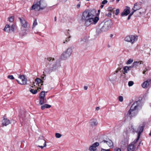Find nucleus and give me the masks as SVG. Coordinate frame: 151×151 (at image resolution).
<instances>
[{
	"mask_svg": "<svg viewBox=\"0 0 151 151\" xmlns=\"http://www.w3.org/2000/svg\"><path fill=\"white\" fill-rule=\"evenodd\" d=\"M82 21L85 22V25L88 26L91 24H95L99 18L96 16L95 10H87L84 12L82 17Z\"/></svg>",
	"mask_w": 151,
	"mask_h": 151,
	"instance_id": "f257e3e1",
	"label": "nucleus"
},
{
	"mask_svg": "<svg viewBox=\"0 0 151 151\" xmlns=\"http://www.w3.org/2000/svg\"><path fill=\"white\" fill-rule=\"evenodd\" d=\"M47 5V4L44 0H40L36 3L34 2L30 8V10L39 11L45 8Z\"/></svg>",
	"mask_w": 151,
	"mask_h": 151,
	"instance_id": "f03ea898",
	"label": "nucleus"
},
{
	"mask_svg": "<svg viewBox=\"0 0 151 151\" xmlns=\"http://www.w3.org/2000/svg\"><path fill=\"white\" fill-rule=\"evenodd\" d=\"M138 106V101L134 102L128 111L127 116L131 118L136 116L138 113V111L137 109Z\"/></svg>",
	"mask_w": 151,
	"mask_h": 151,
	"instance_id": "7ed1b4c3",
	"label": "nucleus"
},
{
	"mask_svg": "<svg viewBox=\"0 0 151 151\" xmlns=\"http://www.w3.org/2000/svg\"><path fill=\"white\" fill-rule=\"evenodd\" d=\"M19 19L20 20L21 26L20 33L24 35L26 34L28 32L27 29V23L23 18H19Z\"/></svg>",
	"mask_w": 151,
	"mask_h": 151,
	"instance_id": "20e7f679",
	"label": "nucleus"
},
{
	"mask_svg": "<svg viewBox=\"0 0 151 151\" xmlns=\"http://www.w3.org/2000/svg\"><path fill=\"white\" fill-rule=\"evenodd\" d=\"M60 66V64L59 61H54L52 64L49 66V68L47 69L45 72L47 73H50L52 71L55 70L57 68Z\"/></svg>",
	"mask_w": 151,
	"mask_h": 151,
	"instance_id": "39448f33",
	"label": "nucleus"
},
{
	"mask_svg": "<svg viewBox=\"0 0 151 151\" xmlns=\"http://www.w3.org/2000/svg\"><path fill=\"white\" fill-rule=\"evenodd\" d=\"M73 51L71 47H69L65 51H64L61 55V58L66 60L68 58L71 56Z\"/></svg>",
	"mask_w": 151,
	"mask_h": 151,
	"instance_id": "423d86ee",
	"label": "nucleus"
},
{
	"mask_svg": "<svg viewBox=\"0 0 151 151\" xmlns=\"http://www.w3.org/2000/svg\"><path fill=\"white\" fill-rule=\"evenodd\" d=\"M137 39V36L134 35H130L124 38L125 41L131 42L132 44Z\"/></svg>",
	"mask_w": 151,
	"mask_h": 151,
	"instance_id": "0eeeda50",
	"label": "nucleus"
},
{
	"mask_svg": "<svg viewBox=\"0 0 151 151\" xmlns=\"http://www.w3.org/2000/svg\"><path fill=\"white\" fill-rule=\"evenodd\" d=\"M15 29V26L14 24H12L11 26L7 24L6 25L3 29L4 31L7 33H10L11 32H14Z\"/></svg>",
	"mask_w": 151,
	"mask_h": 151,
	"instance_id": "6e6552de",
	"label": "nucleus"
},
{
	"mask_svg": "<svg viewBox=\"0 0 151 151\" xmlns=\"http://www.w3.org/2000/svg\"><path fill=\"white\" fill-rule=\"evenodd\" d=\"M19 78L21 80L22 82H20L19 81L17 80V81L18 83L22 85H25L27 84V79L25 78L24 75L20 76L19 77Z\"/></svg>",
	"mask_w": 151,
	"mask_h": 151,
	"instance_id": "1a4fd4ad",
	"label": "nucleus"
},
{
	"mask_svg": "<svg viewBox=\"0 0 151 151\" xmlns=\"http://www.w3.org/2000/svg\"><path fill=\"white\" fill-rule=\"evenodd\" d=\"M104 24L108 29L111 28L113 25L112 21L110 19L105 20L104 21Z\"/></svg>",
	"mask_w": 151,
	"mask_h": 151,
	"instance_id": "9d476101",
	"label": "nucleus"
},
{
	"mask_svg": "<svg viewBox=\"0 0 151 151\" xmlns=\"http://www.w3.org/2000/svg\"><path fill=\"white\" fill-rule=\"evenodd\" d=\"M101 142H103L104 143H106L108 146L110 148H113L114 147V144L112 141L109 139L108 140H103Z\"/></svg>",
	"mask_w": 151,
	"mask_h": 151,
	"instance_id": "9b49d317",
	"label": "nucleus"
},
{
	"mask_svg": "<svg viewBox=\"0 0 151 151\" xmlns=\"http://www.w3.org/2000/svg\"><path fill=\"white\" fill-rule=\"evenodd\" d=\"M145 126V125H143L142 126H139L137 128V130H136V132H135L136 133L138 132L137 135L140 136L141 134L143 132L144 130Z\"/></svg>",
	"mask_w": 151,
	"mask_h": 151,
	"instance_id": "f8f14e48",
	"label": "nucleus"
},
{
	"mask_svg": "<svg viewBox=\"0 0 151 151\" xmlns=\"http://www.w3.org/2000/svg\"><path fill=\"white\" fill-rule=\"evenodd\" d=\"M117 79V76L116 73H114L113 74L110 76L109 77V80L111 81H115Z\"/></svg>",
	"mask_w": 151,
	"mask_h": 151,
	"instance_id": "ddd939ff",
	"label": "nucleus"
},
{
	"mask_svg": "<svg viewBox=\"0 0 151 151\" xmlns=\"http://www.w3.org/2000/svg\"><path fill=\"white\" fill-rule=\"evenodd\" d=\"M141 8V5L138 3H136L134 4V6L132 8L133 10L136 11L140 9Z\"/></svg>",
	"mask_w": 151,
	"mask_h": 151,
	"instance_id": "4468645a",
	"label": "nucleus"
},
{
	"mask_svg": "<svg viewBox=\"0 0 151 151\" xmlns=\"http://www.w3.org/2000/svg\"><path fill=\"white\" fill-rule=\"evenodd\" d=\"M151 84V81L150 80L144 82L142 84V87L143 88L147 87L149 86Z\"/></svg>",
	"mask_w": 151,
	"mask_h": 151,
	"instance_id": "2eb2a0df",
	"label": "nucleus"
},
{
	"mask_svg": "<svg viewBox=\"0 0 151 151\" xmlns=\"http://www.w3.org/2000/svg\"><path fill=\"white\" fill-rule=\"evenodd\" d=\"M130 12L129 9H124L123 12L121 13V16H126L130 13Z\"/></svg>",
	"mask_w": 151,
	"mask_h": 151,
	"instance_id": "dca6fc26",
	"label": "nucleus"
},
{
	"mask_svg": "<svg viewBox=\"0 0 151 151\" xmlns=\"http://www.w3.org/2000/svg\"><path fill=\"white\" fill-rule=\"evenodd\" d=\"M123 67V65L122 63H120L118 65V66L114 73H116H116H117L119 71H120L121 70Z\"/></svg>",
	"mask_w": 151,
	"mask_h": 151,
	"instance_id": "f3484780",
	"label": "nucleus"
},
{
	"mask_svg": "<svg viewBox=\"0 0 151 151\" xmlns=\"http://www.w3.org/2000/svg\"><path fill=\"white\" fill-rule=\"evenodd\" d=\"M99 27L101 28L102 31H103L104 32L108 30V29L106 27L104 23L101 24L99 26Z\"/></svg>",
	"mask_w": 151,
	"mask_h": 151,
	"instance_id": "a211bd4d",
	"label": "nucleus"
},
{
	"mask_svg": "<svg viewBox=\"0 0 151 151\" xmlns=\"http://www.w3.org/2000/svg\"><path fill=\"white\" fill-rule=\"evenodd\" d=\"M135 146L134 145L132 144H129L127 147L128 151H134L135 149Z\"/></svg>",
	"mask_w": 151,
	"mask_h": 151,
	"instance_id": "6ab92c4d",
	"label": "nucleus"
},
{
	"mask_svg": "<svg viewBox=\"0 0 151 151\" xmlns=\"http://www.w3.org/2000/svg\"><path fill=\"white\" fill-rule=\"evenodd\" d=\"M47 60L48 61V65L50 66L53 63H54L55 59L52 57H48L47 58Z\"/></svg>",
	"mask_w": 151,
	"mask_h": 151,
	"instance_id": "aec40b11",
	"label": "nucleus"
},
{
	"mask_svg": "<svg viewBox=\"0 0 151 151\" xmlns=\"http://www.w3.org/2000/svg\"><path fill=\"white\" fill-rule=\"evenodd\" d=\"M35 81L37 82V84H38V86H40L43 85V83L44 82L41 79L39 78H37L35 80Z\"/></svg>",
	"mask_w": 151,
	"mask_h": 151,
	"instance_id": "412c9836",
	"label": "nucleus"
},
{
	"mask_svg": "<svg viewBox=\"0 0 151 151\" xmlns=\"http://www.w3.org/2000/svg\"><path fill=\"white\" fill-rule=\"evenodd\" d=\"M69 30H68L67 33L66 35L67 36H68V37H67L66 39V40L65 41H64L63 42V43L65 44V42H68L70 40V38H71V36H70V34L69 33Z\"/></svg>",
	"mask_w": 151,
	"mask_h": 151,
	"instance_id": "4be33fe9",
	"label": "nucleus"
},
{
	"mask_svg": "<svg viewBox=\"0 0 151 151\" xmlns=\"http://www.w3.org/2000/svg\"><path fill=\"white\" fill-rule=\"evenodd\" d=\"M142 62L141 61L139 62H134L132 64V67L133 68L134 67H136L139 66L141 64Z\"/></svg>",
	"mask_w": 151,
	"mask_h": 151,
	"instance_id": "5701e85b",
	"label": "nucleus"
},
{
	"mask_svg": "<svg viewBox=\"0 0 151 151\" xmlns=\"http://www.w3.org/2000/svg\"><path fill=\"white\" fill-rule=\"evenodd\" d=\"M132 66H125L123 68L124 72L123 74L124 75H125L126 73H127L128 72L129 70V68H131Z\"/></svg>",
	"mask_w": 151,
	"mask_h": 151,
	"instance_id": "b1692460",
	"label": "nucleus"
},
{
	"mask_svg": "<svg viewBox=\"0 0 151 151\" xmlns=\"http://www.w3.org/2000/svg\"><path fill=\"white\" fill-rule=\"evenodd\" d=\"M51 107V106L50 105H49L48 104H44L43 105H42L41 107V109L42 110H44L45 108L48 109L49 108Z\"/></svg>",
	"mask_w": 151,
	"mask_h": 151,
	"instance_id": "393cba45",
	"label": "nucleus"
},
{
	"mask_svg": "<svg viewBox=\"0 0 151 151\" xmlns=\"http://www.w3.org/2000/svg\"><path fill=\"white\" fill-rule=\"evenodd\" d=\"M38 141L39 142H41L43 143L45 142H46L45 140V138H44V137L42 136H40L39 137Z\"/></svg>",
	"mask_w": 151,
	"mask_h": 151,
	"instance_id": "a878e982",
	"label": "nucleus"
},
{
	"mask_svg": "<svg viewBox=\"0 0 151 151\" xmlns=\"http://www.w3.org/2000/svg\"><path fill=\"white\" fill-rule=\"evenodd\" d=\"M39 104L40 105L43 104L45 103H46V102L45 101L46 100L45 99V98H39Z\"/></svg>",
	"mask_w": 151,
	"mask_h": 151,
	"instance_id": "bb28decb",
	"label": "nucleus"
},
{
	"mask_svg": "<svg viewBox=\"0 0 151 151\" xmlns=\"http://www.w3.org/2000/svg\"><path fill=\"white\" fill-rule=\"evenodd\" d=\"M47 92L42 91L40 94L39 98H45V93H47Z\"/></svg>",
	"mask_w": 151,
	"mask_h": 151,
	"instance_id": "cd10ccee",
	"label": "nucleus"
},
{
	"mask_svg": "<svg viewBox=\"0 0 151 151\" xmlns=\"http://www.w3.org/2000/svg\"><path fill=\"white\" fill-rule=\"evenodd\" d=\"M127 144V142L126 139H123L121 142V146L122 147H124Z\"/></svg>",
	"mask_w": 151,
	"mask_h": 151,
	"instance_id": "c85d7f7f",
	"label": "nucleus"
},
{
	"mask_svg": "<svg viewBox=\"0 0 151 151\" xmlns=\"http://www.w3.org/2000/svg\"><path fill=\"white\" fill-rule=\"evenodd\" d=\"M104 32L103 31H102L101 30V28L99 27V28H98L96 31V34L97 35H99L101 34L102 32Z\"/></svg>",
	"mask_w": 151,
	"mask_h": 151,
	"instance_id": "c756f323",
	"label": "nucleus"
},
{
	"mask_svg": "<svg viewBox=\"0 0 151 151\" xmlns=\"http://www.w3.org/2000/svg\"><path fill=\"white\" fill-rule=\"evenodd\" d=\"M140 136L137 135V138L134 140V141L132 142V144L134 145V146H135V144H136V143L138 141Z\"/></svg>",
	"mask_w": 151,
	"mask_h": 151,
	"instance_id": "7c9ffc66",
	"label": "nucleus"
},
{
	"mask_svg": "<svg viewBox=\"0 0 151 151\" xmlns=\"http://www.w3.org/2000/svg\"><path fill=\"white\" fill-rule=\"evenodd\" d=\"M11 122L9 119H8L6 116L4 117V119L2 122L3 123H8Z\"/></svg>",
	"mask_w": 151,
	"mask_h": 151,
	"instance_id": "2f4dec72",
	"label": "nucleus"
},
{
	"mask_svg": "<svg viewBox=\"0 0 151 151\" xmlns=\"http://www.w3.org/2000/svg\"><path fill=\"white\" fill-rule=\"evenodd\" d=\"M95 146H93V145H91L89 148V150L91 151H95L96 149Z\"/></svg>",
	"mask_w": 151,
	"mask_h": 151,
	"instance_id": "473e14b6",
	"label": "nucleus"
},
{
	"mask_svg": "<svg viewBox=\"0 0 151 151\" xmlns=\"http://www.w3.org/2000/svg\"><path fill=\"white\" fill-rule=\"evenodd\" d=\"M30 92L33 94H36L37 92V90H34L32 88L30 89Z\"/></svg>",
	"mask_w": 151,
	"mask_h": 151,
	"instance_id": "72a5a7b5",
	"label": "nucleus"
},
{
	"mask_svg": "<svg viewBox=\"0 0 151 151\" xmlns=\"http://www.w3.org/2000/svg\"><path fill=\"white\" fill-rule=\"evenodd\" d=\"M133 61V60L132 59H129L127 62L126 64L129 65L131 64Z\"/></svg>",
	"mask_w": 151,
	"mask_h": 151,
	"instance_id": "f704fd0d",
	"label": "nucleus"
},
{
	"mask_svg": "<svg viewBox=\"0 0 151 151\" xmlns=\"http://www.w3.org/2000/svg\"><path fill=\"white\" fill-rule=\"evenodd\" d=\"M129 129L132 131L133 133H135L136 132V130L134 129L133 126H131L129 127Z\"/></svg>",
	"mask_w": 151,
	"mask_h": 151,
	"instance_id": "c9c22d12",
	"label": "nucleus"
},
{
	"mask_svg": "<svg viewBox=\"0 0 151 151\" xmlns=\"http://www.w3.org/2000/svg\"><path fill=\"white\" fill-rule=\"evenodd\" d=\"M97 122V120L95 119H92L90 120V123H96Z\"/></svg>",
	"mask_w": 151,
	"mask_h": 151,
	"instance_id": "e433bc0d",
	"label": "nucleus"
},
{
	"mask_svg": "<svg viewBox=\"0 0 151 151\" xmlns=\"http://www.w3.org/2000/svg\"><path fill=\"white\" fill-rule=\"evenodd\" d=\"M62 135L59 133H56L55 134V136L56 138H59Z\"/></svg>",
	"mask_w": 151,
	"mask_h": 151,
	"instance_id": "4c0bfd02",
	"label": "nucleus"
},
{
	"mask_svg": "<svg viewBox=\"0 0 151 151\" xmlns=\"http://www.w3.org/2000/svg\"><path fill=\"white\" fill-rule=\"evenodd\" d=\"M43 143H44L43 146L38 145V147L41 148L42 149H43L44 147H46V142H45Z\"/></svg>",
	"mask_w": 151,
	"mask_h": 151,
	"instance_id": "58836bf2",
	"label": "nucleus"
},
{
	"mask_svg": "<svg viewBox=\"0 0 151 151\" xmlns=\"http://www.w3.org/2000/svg\"><path fill=\"white\" fill-rule=\"evenodd\" d=\"M9 123H0V127L6 126L8 125Z\"/></svg>",
	"mask_w": 151,
	"mask_h": 151,
	"instance_id": "ea45409f",
	"label": "nucleus"
},
{
	"mask_svg": "<svg viewBox=\"0 0 151 151\" xmlns=\"http://www.w3.org/2000/svg\"><path fill=\"white\" fill-rule=\"evenodd\" d=\"M37 22L36 19L33 22V25H32V28H33L36 25H37Z\"/></svg>",
	"mask_w": 151,
	"mask_h": 151,
	"instance_id": "a19ab883",
	"label": "nucleus"
},
{
	"mask_svg": "<svg viewBox=\"0 0 151 151\" xmlns=\"http://www.w3.org/2000/svg\"><path fill=\"white\" fill-rule=\"evenodd\" d=\"M134 83V82L133 81H129V82L128 83V86H131L133 85Z\"/></svg>",
	"mask_w": 151,
	"mask_h": 151,
	"instance_id": "79ce46f5",
	"label": "nucleus"
},
{
	"mask_svg": "<svg viewBox=\"0 0 151 151\" xmlns=\"http://www.w3.org/2000/svg\"><path fill=\"white\" fill-rule=\"evenodd\" d=\"M7 78L11 80H13L14 78V77L12 75H9L8 76Z\"/></svg>",
	"mask_w": 151,
	"mask_h": 151,
	"instance_id": "37998d69",
	"label": "nucleus"
},
{
	"mask_svg": "<svg viewBox=\"0 0 151 151\" xmlns=\"http://www.w3.org/2000/svg\"><path fill=\"white\" fill-rule=\"evenodd\" d=\"M92 145L93 146H95V147L96 148V147L98 146L99 145V143L98 142H96L93 143Z\"/></svg>",
	"mask_w": 151,
	"mask_h": 151,
	"instance_id": "c03bdc74",
	"label": "nucleus"
},
{
	"mask_svg": "<svg viewBox=\"0 0 151 151\" xmlns=\"http://www.w3.org/2000/svg\"><path fill=\"white\" fill-rule=\"evenodd\" d=\"M123 97L122 96H119V100L120 102H122L123 101Z\"/></svg>",
	"mask_w": 151,
	"mask_h": 151,
	"instance_id": "a18cd8bd",
	"label": "nucleus"
},
{
	"mask_svg": "<svg viewBox=\"0 0 151 151\" xmlns=\"http://www.w3.org/2000/svg\"><path fill=\"white\" fill-rule=\"evenodd\" d=\"M9 20L10 22H13L14 20V17H11L9 18Z\"/></svg>",
	"mask_w": 151,
	"mask_h": 151,
	"instance_id": "49530a36",
	"label": "nucleus"
},
{
	"mask_svg": "<svg viewBox=\"0 0 151 151\" xmlns=\"http://www.w3.org/2000/svg\"><path fill=\"white\" fill-rule=\"evenodd\" d=\"M119 12V9H117L116 10L115 15H117Z\"/></svg>",
	"mask_w": 151,
	"mask_h": 151,
	"instance_id": "de8ad7c7",
	"label": "nucleus"
},
{
	"mask_svg": "<svg viewBox=\"0 0 151 151\" xmlns=\"http://www.w3.org/2000/svg\"><path fill=\"white\" fill-rule=\"evenodd\" d=\"M43 76H41V77L42 79H43V80H45V77L46 76V75L45 74V73H44V72H43Z\"/></svg>",
	"mask_w": 151,
	"mask_h": 151,
	"instance_id": "09e8293b",
	"label": "nucleus"
},
{
	"mask_svg": "<svg viewBox=\"0 0 151 151\" xmlns=\"http://www.w3.org/2000/svg\"><path fill=\"white\" fill-rule=\"evenodd\" d=\"M114 151H121V149L119 148H116L114 150Z\"/></svg>",
	"mask_w": 151,
	"mask_h": 151,
	"instance_id": "8fccbe9b",
	"label": "nucleus"
},
{
	"mask_svg": "<svg viewBox=\"0 0 151 151\" xmlns=\"http://www.w3.org/2000/svg\"><path fill=\"white\" fill-rule=\"evenodd\" d=\"M107 1L106 0H104L102 2V3L103 4H104L107 3Z\"/></svg>",
	"mask_w": 151,
	"mask_h": 151,
	"instance_id": "3c124183",
	"label": "nucleus"
},
{
	"mask_svg": "<svg viewBox=\"0 0 151 151\" xmlns=\"http://www.w3.org/2000/svg\"><path fill=\"white\" fill-rule=\"evenodd\" d=\"M92 124H91V125L93 127V126H96L97 125V123H91Z\"/></svg>",
	"mask_w": 151,
	"mask_h": 151,
	"instance_id": "603ef678",
	"label": "nucleus"
},
{
	"mask_svg": "<svg viewBox=\"0 0 151 151\" xmlns=\"http://www.w3.org/2000/svg\"><path fill=\"white\" fill-rule=\"evenodd\" d=\"M113 9L111 7H109L108 10L111 12L113 11Z\"/></svg>",
	"mask_w": 151,
	"mask_h": 151,
	"instance_id": "864d4df0",
	"label": "nucleus"
},
{
	"mask_svg": "<svg viewBox=\"0 0 151 151\" xmlns=\"http://www.w3.org/2000/svg\"><path fill=\"white\" fill-rule=\"evenodd\" d=\"M102 151H110L109 149H102L101 150Z\"/></svg>",
	"mask_w": 151,
	"mask_h": 151,
	"instance_id": "5fc2aeb1",
	"label": "nucleus"
},
{
	"mask_svg": "<svg viewBox=\"0 0 151 151\" xmlns=\"http://www.w3.org/2000/svg\"><path fill=\"white\" fill-rule=\"evenodd\" d=\"M88 86H85L84 87V88L85 90H86L88 89Z\"/></svg>",
	"mask_w": 151,
	"mask_h": 151,
	"instance_id": "6e6d98bb",
	"label": "nucleus"
},
{
	"mask_svg": "<svg viewBox=\"0 0 151 151\" xmlns=\"http://www.w3.org/2000/svg\"><path fill=\"white\" fill-rule=\"evenodd\" d=\"M132 16L130 15V14H129V15L128 17V18H127V19L128 20H129L130 19V17H131Z\"/></svg>",
	"mask_w": 151,
	"mask_h": 151,
	"instance_id": "4d7b16f0",
	"label": "nucleus"
},
{
	"mask_svg": "<svg viewBox=\"0 0 151 151\" xmlns=\"http://www.w3.org/2000/svg\"><path fill=\"white\" fill-rule=\"evenodd\" d=\"M136 11H134V10H133V12H132L130 14L131 16H132L133 14H134V12H135Z\"/></svg>",
	"mask_w": 151,
	"mask_h": 151,
	"instance_id": "13d9d810",
	"label": "nucleus"
},
{
	"mask_svg": "<svg viewBox=\"0 0 151 151\" xmlns=\"http://www.w3.org/2000/svg\"><path fill=\"white\" fill-rule=\"evenodd\" d=\"M96 109V110H99L100 109V108L99 107H97Z\"/></svg>",
	"mask_w": 151,
	"mask_h": 151,
	"instance_id": "bf43d9fd",
	"label": "nucleus"
},
{
	"mask_svg": "<svg viewBox=\"0 0 151 151\" xmlns=\"http://www.w3.org/2000/svg\"><path fill=\"white\" fill-rule=\"evenodd\" d=\"M80 5L79 4H77V7L79 8L80 7Z\"/></svg>",
	"mask_w": 151,
	"mask_h": 151,
	"instance_id": "052dcab7",
	"label": "nucleus"
},
{
	"mask_svg": "<svg viewBox=\"0 0 151 151\" xmlns=\"http://www.w3.org/2000/svg\"><path fill=\"white\" fill-rule=\"evenodd\" d=\"M146 71H147V70H144L143 72V74H145V73Z\"/></svg>",
	"mask_w": 151,
	"mask_h": 151,
	"instance_id": "680f3d73",
	"label": "nucleus"
},
{
	"mask_svg": "<svg viewBox=\"0 0 151 151\" xmlns=\"http://www.w3.org/2000/svg\"><path fill=\"white\" fill-rule=\"evenodd\" d=\"M100 7H101V8H103V7H104V5H101V6H100Z\"/></svg>",
	"mask_w": 151,
	"mask_h": 151,
	"instance_id": "e2e57ef3",
	"label": "nucleus"
},
{
	"mask_svg": "<svg viewBox=\"0 0 151 151\" xmlns=\"http://www.w3.org/2000/svg\"><path fill=\"white\" fill-rule=\"evenodd\" d=\"M54 20H55V21H56V17H55Z\"/></svg>",
	"mask_w": 151,
	"mask_h": 151,
	"instance_id": "0e129e2a",
	"label": "nucleus"
},
{
	"mask_svg": "<svg viewBox=\"0 0 151 151\" xmlns=\"http://www.w3.org/2000/svg\"><path fill=\"white\" fill-rule=\"evenodd\" d=\"M41 89V88H37V90H38L39 91Z\"/></svg>",
	"mask_w": 151,
	"mask_h": 151,
	"instance_id": "69168bd1",
	"label": "nucleus"
},
{
	"mask_svg": "<svg viewBox=\"0 0 151 151\" xmlns=\"http://www.w3.org/2000/svg\"><path fill=\"white\" fill-rule=\"evenodd\" d=\"M117 0V2L118 3L119 2V1L120 0Z\"/></svg>",
	"mask_w": 151,
	"mask_h": 151,
	"instance_id": "338daca9",
	"label": "nucleus"
},
{
	"mask_svg": "<svg viewBox=\"0 0 151 151\" xmlns=\"http://www.w3.org/2000/svg\"><path fill=\"white\" fill-rule=\"evenodd\" d=\"M110 36H111V37H112V36H113V35H112V34H111V35Z\"/></svg>",
	"mask_w": 151,
	"mask_h": 151,
	"instance_id": "774afa93",
	"label": "nucleus"
}]
</instances>
